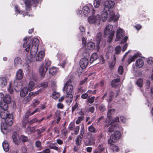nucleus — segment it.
Instances as JSON below:
<instances>
[{
	"mask_svg": "<svg viewBox=\"0 0 153 153\" xmlns=\"http://www.w3.org/2000/svg\"><path fill=\"white\" fill-rule=\"evenodd\" d=\"M114 2L111 0L105 1L104 3L103 10L101 13L102 20L105 22L108 18V20H113L115 21L117 20L118 17L115 15L114 12L110 8H112L114 6Z\"/></svg>",
	"mask_w": 153,
	"mask_h": 153,
	"instance_id": "nucleus-1",
	"label": "nucleus"
},
{
	"mask_svg": "<svg viewBox=\"0 0 153 153\" xmlns=\"http://www.w3.org/2000/svg\"><path fill=\"white\" fill-rule=\"evenodd\" d=\"M1 117L5 120V123H1V129L2 132L4 134L7 131V126H11L13 124V117L12 114H9L7 110H3L0 113Z\"/></svg>",
	"mask_w": 153,
	"mask_h": 153,
	"instance_id": "nucleus-2",
	"label": "nucleus"
},
{
	"mask_svg": "<svg viewBox=\"0 0 153 153\" xmlns=\"http://www.w3.org/2000/svg\"><path fill=\"white\" fill-rule=\"evenodd\" d=\"M39 41L37 38H34L32 43V46L30 48V54L32 58H34L36 56L38 51Z\"/></svg>",
	"mask_w": 153,
	"mask_h": 153,
	"instance_id": "nucleus-3",
	"label": "nucleus"
},
{
	"mask_svg": "<svg viewBox=\"0 0 153 153\" xmlns=\"http://www.w3.org/2000/svg\"><path fill=\"white\" fill-rule=\"evenodd\" d=\"M115 31L113 30V27L111 25H107L104 30V33L105 35H109V39L108 41L109 42H111L114 35Z\"/></svg>",
	"mask_w": 153,
	"mask_h": 153,
	"instance_id": "nucleus-4",
	"label": "nucleus"
},
{
	"mask_svg": "<svg viewBox=\"0 0 153 153\" xmlns=\"http://www.w3.org/2000/svg\"><path fill=\"white\" fill-rule=\"evenodd\" d=\"M121 137V133L118 131H115L114 133L111 136L110 138L108 140V143L111 145L117 142Z\"/></svg>",
	"mask_w": 153,
	"mask_h": 153,
	"instance_id": "nucleus-5",
	"label": "nucleus"
},
{
	"mask_svg": "<svg viewBox=\"0 0 153 153\" xmlns=\"http://www.w3.org/2000/svg\"><path fill=\"white\" fill-rule=\"evenodd\" d=\"M23 73L22 70L20 69H19L17 71L16 75V79L14 81V86L20 88L22 87V84L20 81L19 80L23 78Z\"/></svg>",
	"mask_w": 153,
	"mask_h": 153,
	"instance_id": "nucleus-6",
	"label": "nucleus"
},
{
	"mask_svg": "<svg viewBox=\"0 0 153 153\" xmlns=\"http://www.w3.org/2000/svg\"><path fill=\"white\" fill-rule=\"evenodd\" d=\"M89 23L91 24H94L96 25H99L100 22V15L90 16L88 19Z\"/></svg>",
	"mask_w": 153,
	"mask_h": 153,
	"instance_id": "nucleus-7",
	"label": "nucleus"
},
{
	"mask_svg": "<svg viewBox=\"0 0 153 153\" xmlns=\"http://www.w3.org/2000/svg\"><path fill=\"white\" fill-rule=\"evenodd\" d=\"M71 80H69L65 83L63 88V90H64L65 88L66 92V94H72L73 90V85L70 84Z\"/></svg>",
	"mask_w": 153,
	"mask_h": 153,
	"instance_id": "nucleus-8",
	"label": "nucleus"
},
{
	"mask_svg": "<svg viewBox=\"0 0 153 153\" xmlns=\"http://www.w3.org/2000/svg\"><path fill=\"white\" fill-rule=\"evenodd\" d=\"M37 3L36 0H26L25 1V9L27 10H30L32 5L33 4H36Z\"/></svg>",
	"mask_w": 153,
	"mask_h": 153,
	"instance_id": "nucleus-9",
	"label": "nucleus"
},
{
	"mask_svg": "<svg viewBox=\"0 0 153 153\" xmlns=\"http://www.w3.org/2000/svg\"><path fill=\"white\" fill-rule=\"evenodd\" d=\"M88 63V60L86 58H82L80 61V65L82 69L85 68Z\"/></svg>",
	"mask_w": 153,
	"mask_h": 153,
	"instance_id": "nucleus-10",
	"label": "nucleus"
},
{
	"mask_svg": "<svg viewBox=\"0 0 153 153\" xmlns=\"http://www.w3.org/2000/svg\"><path fill=\"white\" fill-rule=\"evenodd\" d=\"M27 38L26 37L24 38L23 39L25 42L24 43L23 47L24 48H26L25 49V50L27 52L29 51L30 49V41L28 40L27 41Z\"/></svg>",
	"mask_w": 153,
	"mask_h": 153,
	"instance_id": "nucleus-11",
	"label": "nucleus"
},
{
	"mask_svg": "<svg viewBox=\"0 0 153 153\" xmlns=\"http://www.w3.org/2000/svg\"><path fill=\"white\" fill-rule=\"evenodd\" d=\"M123 36L124 33L122 29L121 28L118 29L117 30L116 41H118L120 39L122 38Z\"/></svg>",
	"mask_w": 153,
	"mask_h": 153,
	"instance_id": "nucleus-12",
	"label": "nucleus"
},
{
	"mask_svg": "<svg viewBox=\"0 0 153 153\" xmlns=\"http://www.w3.org/2000/svg\"><path fill=\"white\" fill-rule=\"evenodd\" d=\"M102 35L100 33H98L97 35V38L96 39L97 45L96 47V49L98 51L100 49V41H101Z\"/></svg>",
	"mask_w": 153,
	"mask_h": 153,
	"instance_id": "nucleus-13",
	"label": "nucleus"
},
{
	"mask_svg": "<svg viewBox=\"0 0 153 153\" xmlns=\"http://www.w3.org/2000/svg\"><path fill=\"white\" fill-rule=\"evenodd\" d=\"M12 138L16 144L18 145L20 143V140L19 136L16 132H14L13 134Z\"/></svg>",
	"mask_w": 153,
	"mask_h": 153,
	"instance_id": "nucleus-14",
	"label": "nucleus"
},
{
	"mask_svg": "<svg viewBox=\"0 0 153 153\" xmlns=\"http://www.w3.org/2000/svg\"><path fill=\"white\" fill-rule=\"evenodd\" d=\"M45 55V52L44 51H41L39 52L36 57V61H41L43 59Z\"/></svg>",
	"mask_w": 153,
	"mask_h": 153,
	"instance_id": "nucleus-15",
	"label": "nucleus"
},
{
	"mask_svg": "<svg viewBox=\"0 0 153 153\" xmlns=\"http://www.w3.org/2000/svg\"><path fill=\"white\" fill-rule=\"evenodd\" d=\"M48 69L44 67L43 65H41L39 68L40 75L42 78L44 77Z\"/></svg>",
	"mask_w": 153,
	"mask_h": 153,
	"instance_id": "nucleus-16",
	"label": "nucleus"
},
{
	"mask_svg": "<svg viewBox=\"0 0 153 153\" xmlns=\"http://www.w3.org/2000/svg\"><path fill=\"white\" fill-rule=\"evenodd\" d=\"M95 46V44L93 42H89L87 43L86 48L88 50H93L94 49Z\"/></svg>",
	"mask_w": 153,
	"mask_h": 153,
	"instance_id": "nucleus-17",
	"label": "nucleus"
},
{
	"mask_svg": "<svg viewBox=\"0 0 153 153\" xmlns=\"http://www.w3.org/2000/svg\"><path fill=\"white\" fill-rule=\"evenodd\" d=\"M7 81L6 78L4 77L0 78V86L1 87H3L6 85Z\"/></svg>",
	"mask_w": 153,
	"mask_h": 153,
	"instance_id": "nucleus-18",
	"label": "nucleus"
},
{
	"mask_svg": "<svg viewBox=\"0 0 153 153\" xmlns=\"http://www.w3.org/2000/svg\"><path fill=\"white\" fill-rule=\"evenodd\" d=\"M118 127V125L116 123H111V126L109 127L108 131L109 132H112Z\"/></svg>",
	"mask_w": 153,
	"mask_h": 153,
	"instance_id": "nucleus-19",
	"label": "nucleus"
},
{
	"mask_svg": "<svg viewBox=\"0 0 153 153\" xmlns=\"http://www.w3.org/2000/svg\"><path fill=\"white\" fill-rule=\"evenodd\" d=\"M28 91H29L26 87L23 88L20 91V96L22 97H25L27 94Z\"/></svg>",
	"mask_w": 153,
	"mask_h": 153,
	"instance_id": "nucleus-20",
	"label": "nucleus"
},
{
	"mask_svg": "<svg viewBox=\"0 0 153 153\" xmlns=\"http://www.w3.org/2000/svg\"><path fill=\"white\" fill-rule=\"evenodd\" d=\"M143 61L142 59H139L136 60L135 65L137 68H141L143 66Z\"/></svg>",
	"mask_w": 153,
	"mask_h": 153,
	"instance_id": "nucleus-21",
	"label": "nucleus"
},
{
	"mask_svg": "<svg viewBox=\"0 0 153 153\" xmlns=\"http://www.w3.org/2000/svg\"><path fill=\"white\" fill-rule=\"evenodd\" d=\"M8 104L3 101V102H0V106L3 110H7L8 108Z\"/></svg>",
	"mask_w": 153,
	"mask_h": 153,
	"instance_id": "nucleus-22",
	"label": "nucleus"
},
{
	"mask_svg": "<svg viewBox=\"0 0 153 153\" xmlns=\"http://www.w3.org/2000/svg\"><path fill=\"white\" fill-rule=\"evenodd\" d=\"M35 88V83L33 81H30L29 83L28 87L27 88L29 91L33 90Z\"/></svg>",
	"mask_w": 153,
	"mask_h": 153,
	"instance_id": "nucleus-23",
	"label": "nucleus"
},
{
	"mask_svg": "<svg viewBox=\"0 0 153 153\" xmlns=\"http://www.w3.org/2000/svg\"><path fill=\"white\" fill-rule=\"evenodd\" d=\"M35 128L34 127L28 126L27 128V132L29 134H31L35 131Z\"/></svg>",
	"mask_w": 153,
	"mask_h": 153,
	"instance_id": "nucleus-24",
	"label": "nucleus"
},
{
	"mask_svg": "<svg viewBox=\"0 0 153 153\" xmlns=\"http://www.w3.org/2000/svg\"><path fill=\"white\" fill-rule=\"evenodd\" d=\"M120 80L119 78L113 80L111 83V86L113 87L117 86L119 84Z\"/></svg>",
	"mask_w": 153,
	"mask_h": 153,
	"instance_id": "nucleus-25",
	"label": "nucleus"
},
{
	"mask_svg": "<svg viewBox=\"0 0 153 153\" xmlns=\"http://www.w3.org/2000/svg\"><path fill=\"white\" fill-rule=\"evenodd\" d=\"M83 13L85 16L87 15L90 12V9L88 6H84L82 9Z\"/></svg>",
	"mask_w": 153,
	"mask_h": 153,
	"instance_id": "nucleus-26",
	"label": "nucleus"
},
{
	"mask_svg": "<svg viewBox=\"0 0 153 153\" xmlns=\"http://www.w3.org/2000/svg\"><path fill=\"white\" fill-rule=\"evenodd\" d=\"M2 146L4 151L6 152H8L9 150V145L8 142L4 141L2 143Z\"/></svg>",
	"mask_w": 153,
	"mask_h": 153,
	"instance_id": "nucleus-27",
	"label": "nucleus"
},
{
	"mask_svg": "<svg viewBox=\"0 0 153 153\" xmlns=\"http://www.w3.org/2000/svg\"><path fill=\"white\" fill-rule=\"evenodd\" d=\"M97 150H95L94 152V153H100L102 152L104 149L103 145H99L98 147Z\"/></svg>",
	"mask_w": 153,
	"mask_h": 153,
	"instance_id": "nucleus-28",
	"label": "nucleus"
},
{
	"mask_svg": "<svg viewBox=\"0 0 153 153\" xmlns=\"http://www.w3.org/2000/svg\"><path fill=\"white\" fill-rule=\"evenodd\" d=\"M42 92V90L41 89H39L38 91H36L35 92H30L28 96H29V97H34L36 95L38 94L39 93H41Z\"/></svg>",
	"mask_w": 153,
	"mask_h": 153,
	"instance_id": "nucleus-29",
	"label": "nucleus"
},
{
	"mask_svg": "<svg viewBox=\"0 0 153 153\" xmlns=\"http://www.w3.org/2000/svg\"><path fill=\"white\" fill-rule=\"evenodd\" d=\"M21 62V59L19 57H17L14 59V65L16 67L20 65Z\"/></svg>",
	"mask_w": 153,
	"mask_h": 153,
	"instance_id": "nucleus-30",
	"label": "nucleus"
},
{
	"mask_svg": "<svg viewBox=\"0 0 153 153\" xmlns=\"http://www.w3.org/2000/svg\"><path fill=\"white\" fill-rule=\"evenodd\" d=\"M56 144L57 143H50L49 147L50 149H53L57 151H59V149L58 147L56 146Z\"/></svg>",
	"mask_w": 153,
	"mask_h": 153,
	"instance_id": "nucleus-31",
	"label": "nucleus"
},
{
	"mask_svg": "<svg viewBox=\"0 0 153 153\" xmlns=\"http://www.w3.org/2000/svg\"><path fill=\"white\" fill-rule=\"evenodd\" d=\"M98 58V56L96 53H94L92 55L91 57L90 62L91 63H92L93 62L96 60Z\"/></svg>",
	"mask_w": 153,
	"mask_h": 153,
	"instance_id": "nucleus-32",
	"label": "nucleus"
},
{
	"mask_svg": "<svg viewBox=\"0 0 153 153\" xmlns=\"http://www.w3.org/2000/svg\"><path fill=\"white\" fill-rule=\"evenodd\" d=\"M3 101L7 102V103H10L11 101L10 97L8 94L6 95L3 98Z\"/></svg>",
	"mask_w": 153,
	"mask_h": 153,
	"instance_id": "nucleus-33",
	"label": "nucleus"
},
{
	"mask_svg": "<svg viewBox=\"0 0 153 153\" xmlns=\"http://www.w3.org/2000/svg\"><path fill=\"white\" fill-rule=\"evenodd\" d=\"M66 101L69 104H70L72 101L73 99V95L72 94L66 95Z\"/></svg>",
	"mask_w": 153,
	"mask_h": 153,
	"instance_id": "nucleus-34",
	"label": "nucleus"
},
{
	"mask_svg": "<svg viewBox=\"0 0 153 153\" xmlns=\"http://www.w3.org/2000/svg\"><path fill=\"white\" fill-rule=\"evenodd\" d=\"M15 7L16 12H17L19 14H22L23 17L27 15V13H24L22 11H20L17 5H15Z\"/></svg>",
	"mask_w": 153,
	"mask_h": 153,
	"instance_id": "nucleus-35",
	"label": "nucleus"
},
{
	"mask_svg": "<svg viewBox=\"0 0 153 153\" xmlns=\"http://www.w3.org/2000/svg\"><path fill=\"white\" fill-rule=\"evenodd\" d=\"M143 80L142 78H138L137 82L136 84L137 86L139 87H142L143 86Z\"/></svg>",
	"mask_w": 153,
	"mask_h": 153,
	"instance_id": "nucleus-36",
	"label": "nucleus"
},
{
	"mask_svg": "<svg viewBox=\"0 0 153 153\" xmlns=\"http://www.w3.org/2000/svg\"><path fill=\"white\" fill-rule=\"evenodd\" d=\"M57 71V69L55 67H52L50 69L49 73L50 74L53 75L55 74Z\"/></svg>",
	"mask_w": 153,
	"mask_h": 153,
	"instance_id": "nucleus-37",
	"label": "nucleus"
},
{
	"mask_svg": "<svg viewBox=\"0 0 153 153\" xmlns=\"http://www.w3.org/2000/svg\"><path fill=\"white\" fill-rule=\"evenodd\" d=\"M35 144L36 147L39 149V150H41L43 149V147L42 146V143L39 141H36L35 143Z\"/></svg>",
	"mask_w": 153,
	"mask_h": 153,
	"instance_id": "nucleus-38",
	"label": "nucleus"
},
{
	"mask_svg": "<svg viewBox=\"0 0 153 153\" xmlns=\"http://www.w3.org/2000/svg\"><path fill=\"white\" fill-rule=\"evenodd\" d=\"M95 139L94 137H91L89 140V142L87 145H92L95 143Z\"/></svg>",
	"mask_w": 153,
	"mask_h": 153,
	"instance_id": "nucleus-39",
	"label": "nucleus"
},
{
	"mask_svg": "<svg viewBox=\"0 0 153 153\" xmlns=\"http://www.w3.org/2000/svg\"><path fill=\"white\" fill-rule=\"evenodd\" d=\"M114 94L113 92L111 91L110 92L109 97L107 99L108 102H110L112 100Z\"/></svg>",
	"mask_w": 153,
	"mask_h": 153,
	"instance_id": "nucleus-40",
	"label": "nucleus"
},
{
	"mask_svg": "<svg viewBox=\"0 0 153 153\" xmlns=\"http://www.w3.org/2000/svg\"><path fill=\"white\" fill-rule=\"evenodd\" d=\"M101 3L100 0H94V5L95 8L98 7L100 5Z\"/></svg>",
	"mask_w": 153,
	"mask_h": 153,
	"instance_id": "nucleus-41",
	"label": "nucleus"
},
{
	"mask_svg": "<svg viewBox=\"0 0 153 153\" xmlns=\"http://www.w3.org/2000/svg\"><path fill=\"white\" fill-rule=\"evenodd\" d=\"M137 55H134L133 56L130 57L128 60V64H130L133 61H134L136 59Z\"/></svg>",
	"mask_w": 153,
	"mask_h": 153,
	"instance_id": "nucleus-42",
	"label": "nucleus"
},
{
	"mask_svg": "<svg viewBox=\"0 0 153 153\" xmlns=\"http://www.w3.org/2000/svg\"><path fill=\"white\" fill-rule=\"evenodd\" d=\"M60 96V94L59 93L56 92H54L52 94V97L53 99L55 100L57 98Z\"/></svg>",
	"mask_w": 153,
	"mask_h": 153,
	"instance_id": "nucleus-43",
	"label": "nucleus"
},
{
	"mask_svg": "<svg viewBox=\"0 0 153 153\" xmlns=\"http://www.w3.org/2000/svg\"><path fill=\"white\" fill-rule=\"evenodd\" d=\"M45 67L48 69V68L51 65V61L48 60V59H46L45 60Z\"/></svg>",
	"mask_w": 153,
	"mask_h": 153,
	"instance_id": "nucleus-44",
	"label": "nucleus"
},
{
	"mask_svg": "<svg viewBox=\"0 0 153 153\" xmlns=\"http://www.w3.org/2000/svg\"><path fill=\"white\" fill-rule=\"evenodd\" d=\"M84 133V124H82L81 126V129L80 131V134L79 136H80L82 138L83 134Z\"/></svg>",
	"mask_w": 153,
	"mask_h": 153,
	"instance_id": "nucleus-45",
	"label": "nucleus"
},
{
	"mask_svg": "<svg viewBox=\"0 0 153 153\" xmlns=\"http://www.w3.org/2000/svg\"><path fill=\"white\" fill-rule=\"evenodd\" d=\"M82 138L80 136H77L76 139V144L77 145H79L81 143V139Z\"/></svg>",
	"mask_w": 153,
	"mask_h": 153,
	"instance_id": "nucleus-46",
	"label": "nucleus"
},
{
	"mask_svg": "<svg viewBox=\"0 0 153 153\" xmlns=\"http://www.w3.org/2000/svg\"><path fill=\"white\" fill-rule=\"evenodd\" d=\"M114 60L112 61L111 62L109 63V66L111 68H113V67L114 66L115 64V58L114 57Z\"/></svg>",
	"mask_w": 153,
	"mask_h": 153,
	"instance_id": "nucleus-47",
	"label": "nucleus"
},
{
	"mask_svg": "<svg viewBox=\"0 0 153 153\" xmlns=\"http://www.w3.org/2000/svg\"><path fill=\"white\" fill-rule=\"evenodd\" d=\"M88 129L89 131L90 132L94 133L96 132L95 129L92 125L88 126Z\"/></svg>",
	"mask_w": 153,
	"mask_h": 153,
	"instance_id": "nucleus-48",
	"label": "nucleus"
},
{
	"mask_svg": "<svg viewBox=\"0 0 153 153\" xmlns=\"http://www.w3.org/2000/svg\"><path fill=\"white\" fill-rule=\"evenodd\" d=\"M20 139L23 142L27 141L29 140V139L27 137L25 136L24 135H22L20 137Z\"/></svg>",
	"mask_w": 153,
	"mask_h": 153,
	"instance_id": "nucleus-49",
	"label": "nucleus"
},
{
	"mask_svg": "<svg viewBox=\"0 0 153 153\" xmlns=\"http://www.w3.org/2000/svg\"><path fill=\"white\" fill-rule=\"evenodd\" d=\"M150 85V81L149 80H147L146 81L145 83V87L146 89H149V88Z\"/></svg>",
	"mask_w": 153,
	"mask_h": 153,
	"instance_id": "nucleus-50",
	"label": "nucleus"
},
{
	"mask_svg": "<svg viewBox=\"0 0 153 153\" xmlns=\"http://www.w3.org/2000/svg\"><path fill=\"white\" fill-rule=\"evenodd\" d=\"M115 51L116 54H119L121 51V47L119 45L117 46L115 48Z\"/></svg>",
	"mask_w": 153,
	"mask_h": 153,
	"instance_id": "nucleus-51",
	"label": "nucleus"
},
{
	"mask_svg": "<svg viewBox=\"0 0 153 153\" xmlns=\"http://www.w3.org/2000/svg\"><path fill=\"white\" fill-rule=\"evenodd\" d=\"M31 100V98L29 97V96H28L25 98H24V99L23 100V102L24 103H27L29 101H30Z\"/></svg>",
	"mask_w": 153,
	"mask_h": 153,
	"instance_id": "nucleus-52",
	"label": "nucleus"
},
{
	"mask_svg": "<svg viewBox=\"0 0 153 153\" xmlns=\"http://www.w3.org/2000/svg\"><path fill=\"white\" fill-rule=\"evenodd\" d=\"M123 67L120 65L119 66L118 69V72L120 74H123Z\"/></svg>",
	"mask_w": 153,
	"mask_h": 153,
	"instance_id": "nucleus-53",
	"label": "nucleus"
},
{
	"mask_svg": "<svg viewBox=\"0 0 153 153\" xmlns=\"http://www.w3.org/2000/svg\"><path fill=\"white\" fill-rule=\"evenodd\" d=\"M115 111L114 109H111L109 110L107 113V116L109 118L110 115L114 113Z\"/></svg>",
	"mask_w": 153,
	"mask_h": 153,
	"instance_id": "nucleus-54",
	"label": "nucleus"
},
{
	"mask_svg": "<svg viewBox=\"0 0 153 153\" xmlns=\"http://www.w3.org/2000/svg\"><path fill=\"white\" fill-rule=\"evenodd\" d=\"M75 127L74 123L71 122L69 125V129L70 130H73Z\"/></svg>",
	"mask_w": 153,
	"mask_h": 153,
	"instance_id": "nucleus-55",
	"label": "nucleus"
},
{
	"mask_svg": "<svg viewBox=\"0 0 153 153\" xmlns=\"http://www.w3.org/2000/svg\"><path fill=\"white\" fill-rule=\"evenodd\" d=\"M48 86V83L47 82H44L40 84V87L44 88H46Z\"/></svg>",
	"mask_w": 153,
	"mask_h": 153,
	"instance_id": "nucleus-56",
	"label": "nucleus"
},
{
	"mask_svg": "<svg viewBox=\"0 0 153 153\" xmlns=\"http://www.w3.org/2000/svg\"><path fill=\"white\" fill-rule=\"evenodd\" d=\"M84 117L83 116L78 117V119L76 122V123L77 124H79L83 119Z\"/></svg>",
	"mask_w": 153,
	"mask_h": 153,
	"instance_id": "nucleus-57",
	"label": "nucleus"
},
{
	"mask_svg": "<svg viewBox=\"0 0 153 153\" xmlns=\"http://www.w3.org/2000/svg\"><path fill=\"white\" fill-rule=\"evenodd\" d=\"M74 133L75 134H77L79 130V126H76L74 128Z\"/></svg>",
	"mask_w": 153,
	"mask_h": 153,
	"instance_id": "nucleus-58",
	"label": "nucleus"
},
{
	"mask_svg": "<svg viewBox=\"0 0 153 153\" xmlns=\"http://www.w3.org/2000/svg\"><path fill=\"white\" fill-rule=\"evenodd\" d=\"M95 98V97H92L90 98H88L87 99L89 103L91 104L94 102Z\"/></svg>",
	"mask_w": 153,
	"mask_h": 153,
	"instance_id": "nucleus-59",
	"label": "nucleus"
},
{
	"mask_svg": "<svg viewBox=\"0 0 153 153\" xmlns=\"http://www.w3.org/2000/svg\"><path fill=\"white\" fill-rule=\"evenodd\" d=\"M112 149L113 151L114 152H117L119 151L118 147L116 145L114 146H112Z\"/></svg>",
	"mask_w": 153,
	"mask_h": 153,
	"instance_id": "nucleus-60",
	"label": "nucleus"
},
{
	"mask_svg": "<svg viewBox=\"0 0 153 153\" xmlns=\"http://www.w3.org/2000/svg\"><path fill=\"white\" fill-rule=\"evenodd\" d=\"M39 102L38 100H36L31 105L34 107H35L37 105L39 104Z\"/></svg>",
	"mask_w": 153,
	"mask_h": 153,
	"instance_id": "nucleus-61",
	"label": "nucleus"
},
{
	"mask_svg": "<svg viewBox=\"0 0 153 153\" xmlns=\"http://www.w3.org/2000/svg\"><path fill=\"white\" fill-rule=\"evenodd\" d=\"M78 104L76 103L74 105L72 108V111L73 112L75 110H76L78 108Z\"/></svg>",
	"mask_w": 153,
	"mask_h": 153,
	"instance_id": "nucleus-62",
	"label": "nucleus"
},
{
	"mask_svg": "<svg viewBox=\"0 0 153 153\" xmlns=\"http://www.w3.org/2000/svg\"><path fill=\"white\" fill-rule=\"evenodd\" d=\"M8 90L10 94H12L13 92V90L11 88V84L10 83L9 85V87L7 89Z\"/></svg>",
	"mask_w": 153,
	"mask_h": 153,
	"instance_id": "nucleus-63",
	"label": "nucleus"
},
{
	"mask_svg": "<svg viewBox=\"0 0 153 153\" xmlns=\"http://www.w3.org/2000/svg\"><path fill=\"white\" fill-rule=\"evenodd\" d=\"M38 119H37L36 118H35L29 121V123L30 124H32L36 122H38Z\"/></svg>",
	"mask_w": 153,
	"mask_h": 153,
	"instance_id": "nucleus-64",
	"label": "nucleus"
}]
</instances>
